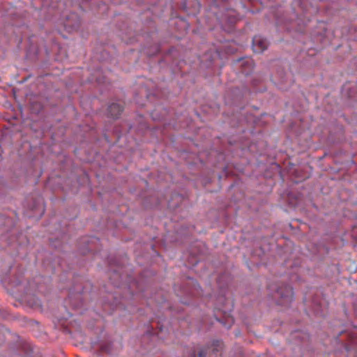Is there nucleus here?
<instances>
[{"instance_id": "6", "label": "nucleus", "mask_w": 357, "mask_h": 357, "mask_svg": "<svg viewBox=\"0 0 357 357\" xmlns=\"http://www.w3.org/2000/svg\"><path fill=\"white\" fill-rule=\"evenodd\" d=\"M126 103L123 100H118L108 104L106 109V116L107 118L117 120L120 119L125 109Z\"/></svg>"}, {"instance_id": "21", "label": "nucleus", "mask_w": 357, "mask_h": 357, "mask_svg": "<svg viewBox=\"0 0 357 357\" xmlns=\"http://www.w3.org/2000/svg\"><path fill=\"white\" fill-rule=\"evenodd\" d=\"M9 316V313L4 309H0V318L7 319Z\"/></svg>"}, {"instance_id": "17", "label": "nucleus", "mask_w": 357, "mask_h": 357, "mask_svg": "<svg viewBox=\"0 0 357 357\" xmlns=\"http://www.w3.org/2000/svg\"><path fill=\"white\" fill-rule=\"evenodd\" d=\"M215 319L225 327L229 328L231 326V320L229 317H222L219 318L215 316Z\"/></svg>"}, {"instance_id": "5", "label": "nucleus", "mask_w": 357, "mask_h": 357, "mask_svg": "<svg viewBox=\"0 0 357 357\" xmlns=\"http://www.w3.org/2000/svg\"><path fill=\"white\" fill-rule=\"evenodd\" d=\"M336 341L341 344L344 348L349 351L357 347V335L349 333L347 331H341L335 337Z\"/></svg>"}, {"instance_id": "1", "label": "nucleus", "mask_w": 357, "mask_h": 357, "mask_svg": "<svg viewBox=\"0 0 357 357\" xmlns=\"http://www.w3.org/2000/svg\"><path fill=\"white\" fill-rule=\"evenodd\" d=\"M109 278L112 284L116 287H121L124 282H130L129 275L126 271L128 264L127 256L123 257H111L109 259Z\"/></svg>"}, {"instance_id": "24", "label": "nucleus", "mask_w": 357, "mask_h": 357, "mask_svg": "<svg viewBox=\"0 0 357 357\" xmlns=\"http://www.w3.org/2000/svg\"><path fill=\"white\" fill-rule=\"evenodd\" d=\"M213 4L215 7H219L220 5L218 4V0H213Z\"/></svg>"}, {"instance_id": "13", "label": "nucleus", "mask_w": 357, "mask_h": 357, "mask_svg": "<svg viewBox=\"0 0 357 357\" xmlns=\"http://www.w3.org/2000/svg\"><path fill=\"white\" fill-rule=\"evenodd\" d=\"M167 114L168 112L165 108L159 107L151 112V116L153 121H161L165 119Z\"/></svg>"}, {"instance_id": "8", "label": "nucleus", "mask_w": 357, "mask_h": 357, "mask_svg": "<svg viewBox=\"0 0 357 357\" xmlns=\"http://www.w3.org/2000/svg\"><path fill=\"white\" fill-rule=\"evenodd\" d=\"M234 63H238L241 72L245 75H250L254 68V61L250 57H241L233 60Z\"/></svg>"}, {"instance_id": "27", "label": "nucleus", "mask_w": 357, "mask_h": 357, "mask_svg": "<svg viewBox=\"0 0 357 357\" xmlns=\"http://www.w3.org/2000/svg\"><path fill=\"white\" fill-rule=\"evenodd\" d=\"M354 357H357V354Z\"/></svg>"}, {"instance_id": "11", "label": "nucleus", "mask_w": 357, "mask_h": 357, "mask_svg": "<svg viewBox=\"0 0 357 357\" xmlns=\"http://www.w3.org/2000/svg\"><path fill=\"white\" fill-rule=\"evenodd\" d=\"M98 241V238L95 237L91 238H83L82 239V244L86 245V248H80V252L82 255L94 252L96 250L95 244Z\"/></svg>"}, {"instance_id": "18", "label": "nucleus", "mask_w": 357, "mask_h": 357, "mask_svg": "<svg viewBox=\"0 0 357 357\" xmlns=\"http://www.w3.org/2000/svg\"><path fill=\"white\" fill-rule=\"evenodd\" d=\"M100 350L102 352H105V353H107V354H109L111 352V350H112V346L110 344H102L100 346Z\"/></svg>"}, {"instance_id": "3", "label": "nucleus", "mask_w": 357, "mask_h": 357, "mask_svg": "<svg viewBox=\"0 0 357 357\" xmlns=\"http://www.w3.org/2000/svg\"><path fill=\"white\" fill-rule=\"evenodd\" d=\"M293 288L286 284H277L273 289V298L278 305L289 306L293 301Z\"/></svg>"}, {"instance_id": "25", "label": "nucleus", "mask_w": 357, "mask_h": 357, "mask_svg": "<svg viewBox=\"0 0 357 357\" xmlns=\"http://www.w3.org/2000/svg\"><path fill=\"white\" fill-rule=\"evenodd\" d=\"M227 52L232 53V52H233V51H231H231H229V50H228V51H227Z\"/></svg>"}, {"instance_id": "7", "label": "nucleus", "mask_w": 357, "mask_h": 357, "mask_svg": "<svg viewBox=\"0 0 357 357\" xmlns=\"http://www.w3.org/2000/svg\"><path fill=\"white\" fill-rule=\"evenodd\" d=\"M63 24L65 30L70 33L77 31L79 29L81 26V20L77 13H71L66 16Z\"/></svg>"}, {"instance_id": "4", "label": "nucleus", "mask_w": 357, "mask_h": 357, "mask_svg": "<svg viewBox=\"0 0 357 357\" xmlns=\"http://www.w3.org/2000/svg\"><path fill=\"white\" fill-rule=\"evenodd\" d=\"M217 19L220 22L222 29L227 33H231L234 31L235 25L238 20L233 10H227L220 15L217 14Z\"/></svg>"}, {"instance_id": "2", "label": "nucleus", "mask_w": 357, "mask_h": 357, "mask_svg": "<svg viewBox=\"0 0 357 357\" xmlns=\"http://www.w3.org/2000/svg\"><path fill=\"white\" fill-rule=\"evenodd\" d=\"M7 342L8 348L13 351L21 350L26 355L32 353L31 346L17 333H11L5 327H0V346Z\"/></svg>"}, {"instance_id": "26", "label": "nucleus", "mask_w": 357, "mask_h": 357, "mask_svg": "<svg viewBox=\"0 0 357 357\" xmlns=\"http://www.w3.org/2000/svg\"><path fill=\"white\" fill-rule=\"evenodd\" d=\"M248 1H250V2H252V1H253V0H248Z\"/></svg>"}, {"instance_id": "19", "label": "nucleus", "mask_w": 357, "mask_h": 357, "mask_svg": "<svg viewBox=\"0 0 357 357\" xmlns=\"http://www.w3.org/2000/svg\"><path fill=\"white\" fill-rule=\"evenodd\" d=\"M50 244L52 247H54L55 248H60L61 243L59 240H58L57 238H55V239L50 238Z\"/></svg>"}, {"instance_id": "10", "label": "nucleus", "mask_w": 357, "mask_h": 357, "mask_svg": "<svg viewBox=\"0 0 357 357\" xmlns=\"http://www.w3.org/2000/svg\"><path fill=\"white\" fill-rule=\"evenodd\" d=\"M228 102L243 108V94L239 88H233L227 94Z\"/></svg>"}, {"instance_id": "16", "label": "nucleus", "mask_w": 357, "mask_h": 357, "mask_svg": "<svg viewBox=\"0 0 357 357\" xmlns=\"http://www.w3.org/2000/svg\"><path fill=\"white\" fill-rule=\"evenodd\" d=\"M43 109V105L40 102L33 101L31 103V112L34 114H39Z\"/></svg>"}, {"instance_id": "9", "label": "nucleus", "mask_w": 357, "mask_h": 357, "mask_svg": "<svg viewBox=\"0 0 357 357\" xmlns=\"http://www.w3.org/2000/svg\"><path fill=\"white\" fill-rule=\"evenodd\" d=\"M199 0H181L180 8L188 15H195L199 12Z\"/></svg>"}, {"instance_id": "23", "label": "nucleus", "mask_w": 357, "mask_h": 357, "mask_svg": "<svg viewBox=\"0 0 357 357\" xmlns=\"http://www.w3.org/2000/svg\"><path fill=\"white\" fill-rule=\"evenodd\" d=\"M230 123H231V126H233V127L238 126V123H239V120L238 119V121H237V122H236V123H234V122H233V121H231L230 122Z\"/></svg>"}, {"instance_id": "15", "label": "nucleus", "mask_w": 357, "mask_h": 357, "mask_svg": "<svg viewBox=\"0 0 357 357\" xmlns=\"http://www.w3.org/2000/svg\"><path fill=\"white\" fill-rule=\"evenodd\" d=\"M208 351V347H203L198 349L197 351L194 350L192 352L191 356L192 357H206V355Z\"/></svg>"}, {"instance_id": "20", "label": "nucleus", "mask_w": 357, "mask_h": 357, "mask_svg": "<svg viewBox=\"0 0 357 357\" xmlns=\"http://www.w3.org/2000/svg\"><path fill=\"white\" fill-rule=\"evenodd\" d=\"M27 304L31 307V308H36L37 307L40 306V304L38 301H33V302H31L29 301H27Z\"/></svg>"}, {"instance_id": "12", "label": "nucleus", "mask_w": 357, "mask_h": 357, "mask_svg": "<svg viewBox=\"0 0 357 357\" xmlns=\"http://www.w3.org/2000/svg\"><path fill=\"white\" fill-rule=\"evenodd\" d=\"M267 41L260 37H254L252 40V48L255 52L261 53L267 49Z\"/></svg>"}, {"instance_id": "22", "label": "nucleus", "mask_w": 357, "mask_h": 357, "mask_svg": "<svg viewBox=\"0 0 357 357\" xmlns=\"http://www.w3.org/2000/svg\"><path fill=\"white\" fill-rule=\"evenodd\" d=\"M351 236L357 240V225L353 226L351 229Z\"/></svg>"}, {"instance_id": "14", "label": "nucleus", "mask_w": 357, "mask_h": 357, "mask_svg": "<svg viewBox=\"0 0 357 357\" xmlns=\"http://www.w3.org/2000/svg\"><path fill=\"white\" fill-rule=\"evenodd\" d=\"M206 347H208V350H211L213 354L218 355L219 352L222 351L224 343L220 340H215L211 344H207Z\"/></svg>"}]
</instances>
